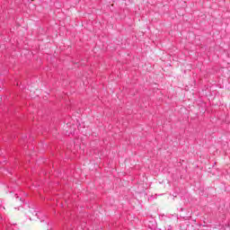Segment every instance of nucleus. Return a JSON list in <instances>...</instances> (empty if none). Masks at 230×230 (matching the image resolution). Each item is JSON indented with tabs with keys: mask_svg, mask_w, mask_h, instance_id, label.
<instances>
[{
	"mask_svg": "<svg viewBox=\"0 0 230 230\" xmlns=\"http://www.w3.org/2000/svg\"><path fill=\"white\" fill-rule=\"evenodd\" d=\"M34 213H35V215H36V217H37V215H38L37 212L34 211Z\"/></svg>",
	"mask_w": 230,
	"mask_h": 230,
	"instance_id": "1",
	"label": "nucleus"
}]
</instances>
